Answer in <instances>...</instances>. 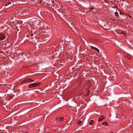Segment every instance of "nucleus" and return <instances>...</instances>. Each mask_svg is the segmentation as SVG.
Segmentation results:
<instances>
[{
    "label": "nucleus",
    "mask_w": 133,
    "mask_h": 133,
    "mask_svg": "<svg viewBox=\"0 0 133 133\" xmlns=\"http://www.w3.org/2000/svg\"><path fill=\"white\" fill-rule=\"evenodd\" d=\"M101 25L105 29H107L108 26L107 22L105 21H103L101 24Z\"/></svg>",
    "instance_id": "f257e3e1"
},
{
    "label": "nucleus",
    "mask_w": 133,
    "mask_h": 133,
    "mask_svg": "<svg viewBox=\"0 0 133 133\" xmlns=\"http://www.w3.org/2000/svg\"><path fill=\"white\" fill-rule=\"evenodd\" d=\"M41 84V83H36L34 84H31L28 85V87L30 88L35 87L37 86H39V84Z\"/></svg>",
    "instance_id": "f03ea898"
},
{
    "label": "nucleus",
    "mask_w": 133,
    "mask_h": 133,
    "mask_svg": "<svg viewBox=\"0 0 133 133\" xmlns=\"http://www.w3.org/2000/svg\"><path fill=\"white\" fill-rule=\"evenodd\" d=\"M5 38V35L3 33H0V42L4 39Z\"/></svg>",
    "instance_id": "7ed1b4c3"
},
{
    "label": "nucleus",
    "mask_w": 133,
    "mask_h": 133,
    "mask_svg": "<svg viewBox=\"0 0 133 133\" xmlns=\"http://www.w3.org/2000/svg\"><path fill=\"white\" fill-rule=\"evenodd\" d=\"M4 31L7 35L10 34L11 32V30L9 28L5 29Z\"/></svg>",
    "instance_id": "20e7f679"
},
{
    "label": "nucleus",
    "mask_w": 133,
    "mask_h": 133,
    "mask_svg": "<svg viewBox=\"0 0 133 133\" xmlns=\"http://www.w3.org/2000/svg\"><path fill=\"white\" fill-rule=\"evenodd\" d=\"M29 79H25L23 80L22 82L21 83V84H22L23 83H30L29 82Z\"/></svg>",
    "instance_id": "39448f33"
},
{
    "label": "nucleus",
    "mask_w": 133,
    "mask_h": 133,
    "mask_svg": "<svg viewBox=\"0 0 133 133\" xmlns=\"http://www.w3.org/2000/svg\"><path fill=\"white\" fill-rule=\"evenodd\" d=\"M64 119V118L63 117H59L57 118L56 119V121H60L62 122L63 121V119Z\"/></svg>",
    "instance_id": "423d86ee"
},
{
    "label": "nucleus",
    "mask_w": 133,
    "mask_h": 133,
    "mask_svg": "<svg viewBox=\"0 0 133 133\" xmlns=\"http://www.w3.org/2000/svg\"><path fill=\"white\" fill-rule=\"evenodd\" d=\"M105 118L103 116H101L98 119V121H102L103 119H104Z\"/></svg>",
    "instance_id": "0eeeda50"
},
{
    "label": "nucleus",
    "mask_w": 133,
    "mask_h": 133,
    "mask_svg": "<svg viewBox=\"0 0 133 133\" xmlns=\"http://www.w3.org/2000/svg\"><path fill=\"white\" fill-rule=\"evenodd\" d=\"M91 49H94L98 53L99 52V50L96 47H94L93 46H91Z\"/></svg>",
    "instance_id": "6e6552de"
},
{
    "label": "nucleus",
    "mask_w": 133,
    "mask_h": 133,
    "mask_svg": "<svg viewBox=\"0 0 133 133\" xmlns=\"http://www.w3.org/2000/svg\"><path fill=\"white\" fill-rule=\"evenodd\" d=\"M115 16H116L118 18H119V16L118 15V12H115Z\"/></svg>",
    "instance_id": "1a4fd4ad"
},
{
    "label": "nucleus",
    "mask_w": 133,
    "mask_h": 133,
    "mask_svg": "<svg viewBox=\"0 0 133 133\" xmlns=\"http://www.w3.org/2000/svg\"><path fill=\"white\" fill-rule=\"evenodd\" d=\"M102 124L103 125H105L107 126L108 125V123L107 122H104L103 123H102Z\"/></svg>",
    "instance_id": "9d476101"
},
{
    "label": "nucleus",
    "mask_w": 133,
    "mask_h": 133,
    "mask_svg": "<svg viewBox=\"0 0 133 133\" xmlns=\"http://www.w3.org/2000/svg\"><path fill=\"white\" fill-rule=\"evenodd\" d=\"M94 123V121L93 120H92L90 121L89 123V124L90 125H92Z\"/></svg>",
    "instance_id": "9b49d317"
},
{
    "label": "nucleus",
    "mask_w": 133,
    "mask_h": 133,
    "mask_svg": "<svg viewBox=\"0 0 133 133\" xmlns=\"http://www.w3.org/2000/svg\"><path fill=\"white\" fill-rule=\"evenodd\" d=\"M81 123V121H79L77 122V123L78 125L80 124Z\"/></svg>",
    "instance_id": "f8f14e48"
},
{
    "label": "nucleus",
    "mask_w": 133,
    "mask_h": 133,
    "mask_svg": "<svg viewBox=\"0 0 133 133\" xmlns=\"http://www.w3.org/2000/svg\"><path fill=\"white\" fill-rule=\"evenodd\" d=\"M94 7H91V8H89V9L91 10H93L94 9Z\"/></svg>",
    "instance_id": "ddd939ff"
},
{
    "label": "nucleus",
    "mask_w": 133,
    "mask_h": 133,
    "mask_svg": "<svg viewBox=\"0 0 133 133\" xmlns=\"http://www.w3.org/2000/svg\"><path fill=\"white\" fill-rule=\"evenodd\" d=\"M29 81H29L30 83L34 81V80L31 79H29Z\"/></svg>",
    "instance_id": "4468645a"
},
{
    "label": "nucleus",
    "mask_w": 133,
    "mask_h": 133,
    "mask_svg": "<svg viewBox=\"0 0 133 133\" xmlns=\"http://www.w3.org/2000/svg\"><path fill=\"white\" fill-rule=\"evenodd\" d=\"M11 98H12L11 97V96H10V97H9V100H10V99H11Z\"/></svg>",
    "instance_id": "2eb2a0df"
},
{
    "label": "nucleus",
    "mask_w": 133,
    "mask_h": 133,
    "mask_svg": "<svg viewBox=\"0 0 133 133\" xmlns=\"http://www.w3.org/2000/svg\"><path fill=\"white\" fill-rule=\"evenodd\" d=\"M123 33L124 35H125V32H123Z\"/></svg>",
    "instance_id": "dca6fc26"
},
{
    "label": "nucleus",
    "mask_w": 133,
    "mask_h": 133,
    "mask_svg": "<svg viewBox=\"0 0 133 133\" xmlns=\"http://www.w3.org/2000/svg\"><path fill=\"white\" fill-rule=\"evenodd\" d=\"M33 35H34V34H31V36H33Z\"/></svg>",
    "instance_id": "f3484780"
},
{
    "label": "nucleus",
    "mask_w": 133,
    "mask_h": 133,
    "mask_svg": "<svg viewBox=\"0 0 133 133\" xmlns=\"http://www.w3.org/2000/svg\"><path fill=\"white\" fill-rule=\"evenodd\" d=\"M119 14H120L121 15V12H120Z\"/></svg>",
    "instance_id": "a211bd4d"
},
{
    "label": "nucleus",
    "mask_w": 133,
    "mask_h": 133,
    "mask_svg": "<svg viewBox=\"0 0 133 133\" xmlns=\"http://www.w3.org/2000/svg\"><path fill=\"white\" fill-rule=\"evenodd\" d=\"M110 133H113V132L111 131V132H110Z\"/></svg>",
    "instance_id": "6ab92c4d"
},
{
    "label": "nucleus",
    "mask_w": 133,
    "mask_h": 133,
    "mask_svg": "<svg viewBox=\"0 0 133 133\" xmlns=\"http://www.w3.org/2000/svg\"><path fill=\"white\" fill-rule=\"evenodd\" d=\"M25 133H28V132H26Z\"/></svg>",
    "instance_id": "aec40b11"
},
{
    "label": "nucleus",
    "mask_w": 133,
    "mask_h": 133,
    "mask_svg": "<svg viewBox=\"0 0 133 133\" xmlns=\"http://www.w3.org/2000/svg\"><path fill=\"white\" fill-rule=\"evenodd\" d=\"M9 3H11V2H9Z\"/></svg>",
    "instance_id": "412c9836"
},
{
    "label": "nucleus",
    "mask_w": 133,
    "mask_h": 133,
    "mask_svg": "<svg viewBox=\"0 0 133 133\" xmlns=\"http://www.w3.org/2000/svg\"><path fill=\"white\" fill-rule=\"evenodd\" d=\"M129 17H131V16H130Z\"/></svg>",
    "instance_id": "4be33fe9"
}]
</instances>
